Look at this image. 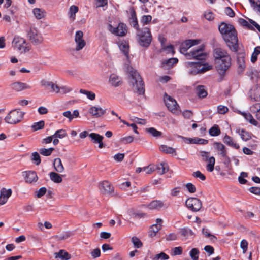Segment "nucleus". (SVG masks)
<instances>
[{"instance_id":"nucleus-26","label":"nucleus","mask_w":260,"mask_h":260,"mask_svg":"<svg viewBox=\"0 0 260 260\" xmlns=\"http://www.w3.org/2000/svg\"><path fill=\"white\" fill-rule=\"evenodd\" d=\"M196 91L199 98H204L208 95L206 88L204 85H198L196 88Z\"/></svg>"},{"instance_id":"nucleus-2","label":"nucleus","mask_w":260,"mask_h":260,"mask_svg":"<svg viewBox=\"0 0 260 260\" xmlns=\"http://www.w3.org/2000/svg\"><path fill=\"white\" fill-rule=\"evenodd\" d=\"M214 56L216 60L217 70L218 73L224 76L231 66V58L225 50L220 48L214 50Z\"/></svg>"},{"instance_id":"nucleus-24","label":"nucleus","mask_w":260,"mask_h":260,"mask_svg":"<svg viewBox=\"0 0 260 260\" xmlns=\"http://www.w3.org/2000/svg\"><path fill=\"white\" fill-rule=\"evenodd\" d=\"M164 202L160 200H153L147 206L151 210H159L164 207Z\"/></svg>"},{"instance_id":"nucleus-57","label":"nucleus","mask_w":260,"mask_h":260,"mask_svg":"<svg viewBox=\"0 0 260 260\" xmlns=\"http://www.w3.org/2000/svg\"><path fill=\"white\" fill-rule=\"evenodd\" d=\"M152 20V16L151 15H143L141 19V23L143 25L149 24Z\"/></svg>"},{"instance_id":"nucleus-47","label":"nucleus","mask_w":260,"mask_h":260,"mask_svg":"<svg viewBox=\"0 0 260 260\" xmlns=\"http://www.w3.org/2000/svg\"><path fill=\"white\" fill-rule=\"evenodd\" d=\"M260 54V47L257 46L254 48V52L251 57V61L254 63L257 59V55Z\"/></svg>"},{"instance_id":"nucleus-54","label":"nucleus","mask_w":260,"mask_h":260,"mask_svg":"<svg viewBox=\"0 0 260 260\" xmlns=\"http://www.w3.org/2000/svg\"><path fill=\"white\" fill-rule=\"evenodd\" d=\"M202 233L205 236L210 238L211 240L214 241L217 239L216 237L214 235L211 234L207 229L203 228Z\"/></svg>"},{"instance_id":"nucleus-6","label":"nucleus","mask_w":260,"mask_h":260,"mask_svg":"<svg viewBox=\"0 0 260 260\" xmlns=\"http://www.w3.org/2000/svg\"><path fill=\"white\" fill-rule=\"evenodd\" d=\"M26 37L30 42L35 45L42 44L44 40L42 34L35 27L31 26L26 30Z\"/></svg>"},{"instance_id":"nucleus-58","label":"nucleus","mask_w":260,"mask_h":260,"mask_svg":"<svg viewBox=\"0 0 260 260\" xmlns=\"http://www.w3.org/2000/svg\"><path fill=\"white\" fill-rule=\"evenodd\" d=\"M180 138L183 140V141L187 144H197V137H194L193 138H187L183 136H180Z\"/></svg>"},{"instance_id":"nucleus-21","label":"nucleus","mask_w":260,"mask_h":260,"mask_svg":"<svg viewBox=\"0 0 260 260\" xmlns=\"http://www.w3.org/2000/svg\"><path fill=\"white\" fill-rule=\"evenodd\" d=\"M89 137L93 141L94 143L99 144V147L100 148H102L104 147V145L102 142L103 139H104L103 136H101L99 134L92 133L89 134Z\"/></svg>"},{"instance_id":"nucleus-55","label":"nucleus","mask_w":260,"mask_h":260,"mask_svg":"<svg viewBox=\"0 0 260 260\" xmlns=\"http://www.w3.org/2000/svg\"><path fill=\"white\" fill-rule=\"evenodd\" d=\"M248 176V174L246 172H242L241 173L240 176L238 177V181L239 183L241 184H245L247 181L244 178H246Z\"/></svg>"},{"instance_id":"nucleus-7","label":"nucleus","mask_w":260,"mask_h":260,"mask_svg":"<svg viewBox=\"0 0 260 260\" xmlns=\"http://www.w3.org/2000/svg\"><path fill=\"white\" fill-rule=\"evenodd\" d=\"M25 113L20 109L11 110L5 118L6 122L11 124H16L19 123L23 118Z\"/></svg>"},{"instance_id":"nucleus-32","label":"nucleus","mask_w":260,"mask_h":260,"mask_svg":"<svg viewBox=\"0 0 260 260\" xmlns=\"http://www.w3.org/2000/svg\"><path fill=\"white\" fill-rule=\"evenodd\" d=\"M159 149L161 151L167 154H174V155H176L177 154L174 148L166 145H161L160 146Z\"/></svg>"},{"instance_id":"nucleus-3","label":"nucleus","mask_w":260,"mask_h":260,"mask_svg":"<svg viewBox=\"0 0 260 260\" xmlns=\"http://www.w3.org/2000/svg\"><path fill=\"white\" fill-rule=\"evenodd\" d=\"M127 70L129 74V84L133 87H136L137 92L139 94H144L145 93L144 83L139 73L132 67H128Z\"/></svg>"},{"instance_id":"nucleus-19","label":"nucleus","mask_w":260,"mask_h":260,"mask_svg":"<svg viewBox=\"0 0 260 260\" xmlns=\"http://www.w3.org/2000/svg\"><path fill=\"white\" fill-rule=\"evenodd\" d=\"M12 193L11 189H6L3 188L1 190L0 192V205L5 204L8 201L9 198L11 196Z\"/></svg>"},{"instance_id":"nucleus-5","label":"nucleus","mask_w":260,"mask_h":260,"mask_svg":"<svg viewBox=\"0 0 260 260\" xmlns=\"http://www.w3.org/2000/svg\"><path fill=\"white\" fill-rule=\"evenodd\" d=\"M137 41L142 47L148 48L152 40V37L150 29L147 27L139 29L137 32Z\"/></svg>"},{"instance_id":"nucleus-27","label":"nucleus","mask_w":260,"mask_h":260,"mask_svg":"<svg viewBox=\"0 0 260 260\" xmlns=\"http://www.w3.org/2000/svg\"><path fill=\"white\" fill-rule=\"evenodd\" d=\"M55 258H59L61 260H69L71 259V255L64 250H60L58 252L54 253Z\"/></svg>"},{"instance_id":"nucleus-38","label":"nucleus","mask_w":260,"mask_h":260,"mask_svg":"<svg viewBox=\"0 0 260 260\" xmlns=\"http://www.w3.org/2000/svg\"><path fill=\"white\" fill-rule=\"evenodd\" d=\"M33 14L37 19H40L45 16V11L40 8H35L32 11Z\"/></svg>"},{"instance_id":"nucleus-25","label":"nucleus","mask_w":260,"mask_h":260,"mask_svg":"<svg viewBox=\"0 0 260 260\" xmlns=\"http://www.w3.org/2000/svg\"><path fill=\"white\" fill-rule=\"evenodd\" d=\"M223 142L229 146L232 147L236 149H239V145L234 142L233 139L228 135H225L223 138Z\"/></svg>"},{"instance_id":"nucleus-45","label":"nucleus","mask_w":260,"mask_h":260,"mask_svg":"<svg viewBox=\"0 0 260 260\" xmlns=\"http://www.w3.org/2000/svg\"><path fill=\"white\" fill-rule=\"evenodd\" d=\"M44 125V121L43 120H41L39 122L34 123L31 126V128L34 131H36L43 128Z\"/></svg>"},{"instance_id":"nucleus-34","label":"nucleus","mask_w":260,"mask_h":260,"mask_svg":"<svg viewBox=\"0 0 260 260\" xmlns=\"http://www.w3.org/2000/svg\"><path fill=\"white\" fill-rule=\"evenodd\" d=\"M220 129L219 126L217 124H214L209 130V135L213 137L218 136L220 134Z\"/></svg>"},{"instance_id":"nucleus-28","label":"nucleus","mask_w":260,"mask_h":260,"mask_svg":"<svg viewBox=\"0 0 260 260\" xmlns=\"http://www.w3.org/2000/svg\"><path fill=\"white\" fill-rule=\"evenodd\" d=\"M53 167L54 170L58 173H62L64 171V168L59 158H56L54 159Z\"/></svg>"},{"instance_id":"nucleus-41","label":"nucleus","mask_w":260,"mask_h":260,"mask_svg":"<svg viewBox=\"0 0 260 260\" xmlns=\"http://www.w3.org/2000/svg\"><path fill=\"white\" fill-rule=\"evenodd\" d=\"M238 64V72H243L245 68V64L244 57H238L237 58Z\"/></svg>"},{"instance_id":"nucleus-42","label":"nucleus","mask_w":260,"mask_h":260,"mask_svg":"<svg viewBox=\"0 0 260 260\" xmlns=\"http://www.w3.org/2000/svg\"><path fill=\"white\" fill-rule=\"evenodd\" d=\"M54 150V148L51 147L48 149L42 148L39 150L40 153L45 156H49L51 155L52 152Z\"/></svg>"},{"instance_id":"nucleus-51","label":"nucleus","mask_w":260,"mask_h":260,"mask_svg":"<svg viewBox=\"0 0 260 260\" xmlns=\"http://www.w3.org/2000/svg\"><path fill=\"white\" fill-rule=\"evenodd\" d=\"M132 242L134 244L135 247L139 248L143 246V243L141 240L137 237L134 236L132 238Z\"/></svg>"},{"instance_id":"nucleus-13","label":"nucleus","mask_w":260,"mask_h":260,"mask_svg":"<svg viewBox=\"0 0 260 260\" xmlns=\"http://www.w3.org/2000/svg\"><path fill=\"white\" fill-rule=\"evenodd\" d=\"M164 100L168 109L172 113L176 112L179 107L176 101L166 93L164 94Z\"/></svg>"},{"instance_id":"nucleus-50","label":"nucleus","mask_w":260,"mask_h":260,"mask_svg":"<svg viewBox=\"0 0 260 260\" xmlns=\"http://www.w3.org/2000/svg\"><path fill=\"white\" fill-rule=\"evenodd\" d=\"M78 11V7L75 5H72L70 7L69 14L70 17L74 19L75 18V14Z\"/></svg>"},{"instance_id":"nucleus-48","label":"nucleus","mask_w":260,"mask_h":260,"mask_svg":"<svg viewBox=\"0 0 260 260\" xmlns=\"http://www.w3.org/2000/svg\"><path fill=\"white\" fill-rule=\"evenodd\" d=\"M178 61V60L177 58H171L169 59L164 60L162 62L163 65H166L168 67H172L174 64H176Z\"/></svg>"},{"instance_id":"nucleus-64","label":"nucleus","mask_w":260,"mask_h":260,"mask_svg":"<svg viewBox=\"0 0 260 260\" xmlns=\"http://www.w3.org/2000/svg\"><path fill=\"white\" fill-rule=\"evenodd\" d=\"M134 138L133 136H129L123 137L120 139V141L124 144H128L133 141Z\"/></svg>"},{"instance_id":"nucleus-35","label":"nucleus","mask_w":260,"mask_h":260,"mask_svg":"<svg viewBox=\"0 0 260 260\" xmlns=\"http://www.w3.org/2000/svg\"><path fill=\"white\" fill-rule=\"evenodd\" d=\"M161 225H157V224H154L151 225L149 231V235L151 237L155 236L156 233L161 229Z\"/></svg>"},{"instance_id":"nucleus-14","label":"nucleus","mask_w":260,"mask_h":260,"mask_svg":"<svg viewBox=\"0 0 260 260\" xmlns=\"http://www.w3.org/2000/svg\"><path fill=\"white\" fill-rule=\"evenodd\" d=\"M75 42L76 43L75 50L76 51L82 50L85 46L86 42L83 39V33L81 30H78L76 32Z\"/></svg>"},{"instance_id":"nucleus-10","label":"nucleus","mask_w":260,"mask_h":260,"mask_svg":"<svg viewBox=\"0 0 260 260\" xmlns=\"http://www.w3.org/2000/svg\"><path fill=\"white\" fill-rule=\"evenodd\" d=\"M200 155L202 160L208 162L206 169L208 171L211 172L214 170L215 164V159L213 156H210V152L205 151H201Z\"/></svg>"},{"instance_id":"nucleus-18","label":"nucleus","mask_w":260,"mask_h":260,"mask_svg":"<svg viewBox=\"0 0 260 260\" xmlns=\"http://www.w3.org/2000/svg\"><path fill=\"white\" fill-rule=\"evenodd\" d=\"M11 89L15 91L19 92L26 89H30V86L21 82H15L10 85Z\"/></svg>"},{"instance_id":"nucleus-17","label":"nucleus","mask_w":260,"mask_h":260,"mask_svg":"<svg viewBox=\"0 0 260 260\" xmlns=\"http://www.w3.org/2000/svg\"><path fill=\"white\" fill-rule=\"evenodd\" d=\"M106 112V109H103L99 106H92L89 110V113L94 117L100 118L104 115Z\"/></svg>"},{"instance_id":"nucleus-36","label":"nucleus","mask_w":260,"mask_h":260,"mask_svg":"<svg viewBox=\"0 0 260 260\" xmlns=\"http://www.w3.org/2000/svg\"><path fill=\"white\" fill-rule=\"evenodd\" d=\"M169 168L167 163L160 162L157 165V170L159 174H163L168 171Z\"/></svg>"},{"instance_id":"nucleus-31","label":"nucleus","mask_w":260,"mask_h":260,"mask_svg":"<svg viewBox=\"0 0 260 260\" xmlns=\"http://www.w3.org/2000/svg\"><path fill=\"white\" fill-rule=\"evenodd\" d=\"M109 81L111 84L115 87L118 86L121 82V78L114 74L110 75Z\"/></svg>"},{"instance_id":"nucleus-29","label":"nucleus","mask_w":260,"mask_h":260,"mask_svg":"<svg viewBox=\"0 0 260 260\" xmlns=\"http://www.w3.org/2000/svg\"><path fill=\"white\" fill-rule=\"evenodd\" d=\"M236 132L239 134L241 138L245 141H247L251 139L250 133L244 129L237 128Z\"/></svg>"},{"instance_id":"nucleus-9","label":"nucleus","mask_w":260,"mask_h":260,"mask_svg":"<svg viewBox=\"0 0 260 260\" xmlns=\"http://www.w3.org/2000/svg\"><path fill=\"white\" fill-rule=\"evenodd\" d=\"M107 29L111 33L118 37H124L127 32L126 25L122 22L119 23L116 27H114L111 24H108Z\"/></svg>"},{"instance_id":"nucleus-63","label":"nucleus","mask_w":260,"mask_h":260,"mask_svg":"<svg viewBox=\"0 0 260 260\" xmlns=\"http://www.w3.org/2000/svg\"><path fill=\"white\" fill-rule=\"evenodd\" d=\"M130 215L133 218L140 219L141 218L145 217L146 216V214L143 213L133 212L130 214Z\"/></svg>"},{"instance_id":"nucleus-44","label":"nucleus","mask_w":260,"mask_h":260,"mask_svg":"<svg viewBox=\"0 0 260 260\" xmlns=\"http://www.w3.org/2000/svg\"><path fill=\"white\" fill-rule=\"evenodd\" d=\"M67 136V134L66 131L63 129H60L59 130H57L55 133L53 135V136L54 138H57L62 139L66 137Z\"/></svg>"},{"instance_id":"nucleus-15","label":"nucleus","mask_w":260,"mask_h":260,"mask_svg":"<svg viewBox=\"0 0 260 260\" xmlns=\"http://www.w3.org/2000/svg\"><path fill=\"white\" fill-rule=\"evenodd\" d=\"M199 42V40L197 39H188L185 40L180 45V52L186 56V54H188L186 53L188 49L192 46L198 44Z\"/></svg>"},{"instance_id":"nucleus-61","label":"nucleus","mask_w":260,"mask_h":260,"mask_svg":"<svg viewBox=\"0 0 260 260\" xmlns=\"http://www.w3.org/2000/svg\"><path fill=\"white\" fill-rule=\"evenodd\" d=\"M60 92L59 93L66 94L70 92L72 90V89L68 86H62L59 87Z\"/></svg>"},{"instance_id":"nucleus-33","label":"nucleus","mask_w":260,"mask_h":260,"mask_svg":"<svg viewBox=\"0 0 260 260\" xmlns=\"http://www.w3.org/2000/svg\"><path fill=\"white\" fill-rule=\"evenodd\" d=\"M241 115L245 118V119L249 121V123L254 126L258 125V122L255 120L252 115L249 113L241 112Z\"/></svg>"},{"instance_id":"nucleus-40","label":"nucleus","mask_w":260,"mask_h":260,"mask_svg":"<svg viewBox=\"0 0 260 260\" xmlns=\"http://www.w3.org/2000/svg\"><path fill=\"white\" fill-rule=\"evenodd\" d=\"M180 232L182 236L186 238H187L189 236H192L194 235L192 231L187 227L181 229Z\"/></svg>"},{"instance_id":"nucleus-53","label":"nucleus","mask_w":260,"mask_h":260,"mask_svg":"<svg viewBox=\"0 0 260 260\" xmlns=\"http://www.w3.org/2000/svg\"><path fill=\"white\" fill-rule=\"evenodd\" d=\"M31 160L34 161L36 165H39L41 161L40 156L37 152H33L31 154Z\"/></svg>"},{"instance_id":"nucleus-22","label":"nucleus","mask_w":260,"mask_h":260,"mask_svg":"<svg viewBox=\"0 0 260 260\" xmlns=\"http://www.w3.org/2000/svg\"><path fill=\"white\" fill-rule=\"evenodd\" d=\"M100 188L101 189H103L102 191L105 194H110L114 191V187L108 181H104L101 183Z\"/></svg>"},{"instance_id":"nucleus-12","label":"nucleus","mask_w":260,"mask_h":260,"mask_svg":"<svg viewBox=\"0 0 260 260\" xmlns=\"http://www.w3.org/2000/svg\"><path fill=\"white\" fill-rule=\"evenodd\" d=\"M185 204L187 207L193 212L199 211L202 206V202L197 198H190L188 199Z\"/></svg>"},{"instance_id":"nucleus-52","label":"nucleus","mask_w":260,"mask_h":260,"mask_svg":"<svg viewBox=\"0 0 260 260\" xmlns=\"http://www.w3.org/2000/svg\"><path fill=\"white\" fill-rule=\"evenodd\" d=\"M238 22L241 25L246 27V28L250 30H254V27L252 25L249 24L246 20L243 18H239L238 19Z\"/></svg>"},{"instance_id":"nucleus-30","label":"nucleus","mask_w":260,"mask_h":260,"mask_svg":"<svg viewBox=\"0 0 260 260\" xmlns=\"http://www.w3.org/2000/svg\"><path fill=\"white\" fill-rule=\"evenodd\" d=\"M49 175L50 180L54 183H59L62 181V176L56 172H51Z\"/></svg>"},{"instance_id":"nucleus-49","label":"nucleus","mask_w":260,"mask_h":260,"mask_svg":"<svg viewBox=\"0 0 260 260\" xmlns=\"http://www.w3.org/2000/svg\"><path fill=\"white\" fill-rule=\"evenodd\" d=\"M199 253V250L197 248H194L190 250L189 255L192 260H198Z\"/></svg>"},{"instance_id":"nucleus-16","label":"nucleus","mask_w":260,"mask_h":260,"mask_svg":"<svg viewBox=\"0 0 260 260\" xmlns=\"http://www.w3.org/2000/svg\"><path fill=\"white\" fill-rule=\"evenodd\" d=\"M215 148L219 151L218 154L225 159V164L230 163L231 160L227 155V151L225 146L220 142H214Z\"/></svg>"},{"instance_id":"nucleus-1","label":"nucleus","mask_w":260,"mask_h":260,"mask_svg":"<svg viewBox=\"0 0 260 260\" xmlns=\"http://www.w3.org/2000/svg\"><path fill=\"white\" fill-rule=\"evenodd\" d=\"M218 29L229 48L233 52H237L239 48L238 39L237 31L234 26L223 22L219 25Z\"/></svg>"},{"instance_id":"nucleus-20","label":"nucleus","mask_w":260,"mask_h":260,"mask_svg":"<svg viewBox=\"0 0 260 260\" xmlns=\"http://www.w3.org/2000/svg\"><path fill=\"white\" fill-rule=\"evenodd\" d=\"M130 11L131 17L129 18V23L131 26L138 30L139 28L136 13L133 8H131Z\"/></svg>"},{"instance_id":"nucleus-37","label":"nucleus","mask_w":260,"mask_h":260,"mask_svg":"<svg viewBox=\"0 0 260 260\" xmlns=\"http://www.w3.org/2000/svg\"><path fill=\"white\" fill-rule=\"evenodd\" d=\"M119 47L124 55L128 58L129 55V45L126 42L121 43Z\"/></svg>"},{"instance_id":"nucleus-59","label":"nucleus","mask_w":260,"mask_h":260,"mask_svg":"<svg viewBox=\"0 0 260 260\" xmlns=\"http://www.w3.org/2000/svg\"><path fill=\"white\" fill-rule=\"evenodd\" d=\"M248 245V243L246 240L243 239L241 241L240 243V247L243 250V253H245L247 250Z\"/></svg>"},{"instance_id":"nucleus-23","label":"nucleus","mask_w":260,"mask_h":260,"mask_svg":"<svg viewBox=\"0 0 260 260\" xmlns=\"http://www.w3.org/2000/svg\"><path fill=\"white\" fill-rule=\"evenodd\" d=\"M25 180L26 182L31 183L38 180V177L36 172L29 171L25 172Z\"/></svg>"},{"instance_id":"nucleus-60","label":"nucleus","mask_w":260,"mask_h":260,"mask_svg":"<svg viewBox=\"0 0 260 260\" xmlns=\"http://www.w3.org/2000/svg\"><path fill=\"white\" fill-rule=\"evenodd\" d=\"M193 176L196 178H199L201 180L204 181L206 179V176L202 174L200 171H197L193 172L192 174Z\"/></svg>"},{"instance_id":"nucleus-39","label":"nucleus","mask_w":260,"mask_h":260,"mask_svg":"<svg viewBox=\"0 0 260 260\" xmlns=\"http://www.w3.org/2000/svg\"><path fill=\"white\" fill-rule=\"evenodd\" d=\"M73 235V233L71 231H66L63 232V233L56 235V238L59 240H63L68 239V238L70 237Z\"/></svg>"},{"instance_id":"nucleus-8","label":"nucleus","mask_w":260,"mask_h":260,"mask_svg":"<svg viewBox=\"0 0 260 260\" xmlns=\"http://www.w3.org/2000/svg\"><path fill=\"white\" fill-rule=\"evenodd\" d=\"M12 46L15 49L17 50L21 53H25L30 51L31 48L25 39L19 36H15L13 41Z\"/></svg>"},{"instance_id":"nucleus-56","label":"nucleus","mask_w":260,"mask_h":260,"mask_svg":"<svg viewBox=\"0 0 260 260\" xmlns=\"http://www.w3.org/2000/svg\"><path fill=\"white\" fill-rule=\"evenodd\" d=\"M169 258V256L167 254L163 252H161L159 254L155 255V257L153 258V260H167Z\"/></svg>"},{"instance_id":"nucleus-4","label":"nucleus","mask_w":260,"mask_h":260,"mask_svg":"<svg viewBox=\"0 0 260 260\" xmlns=\"http://www.w3.org/2000/svg\"><path fill=\"white\" fill-rule=\"evenodd\" d=\"M202 62L203 61L186 62L185 66L188 68V74L190 75H196L199 74H203L212 69V66L211 65L202 64Z\"/></svg>"},{"instance_id":"nucleus-46","label":"nucleus","mask_w":260,"mask_h":260,"mask_svg":"<svg viewBox=\"0 0 260 260\" xmlns=\"http://www.w3.org/2000/svg\"><path fill=\"white\" fill-rule=\"evenodd\" d=\"M80 92L82 94L86 95L87 98L90 100H94L95 98V94L92 91L81 89L80 90Z\"/></svg>"},{"instance_id":"nucleus-62","label":"nucleus","mask_w":260,"mask_h":260,"mask_svg":"<svg viewBox=\"0 0 260 260\" xmlns=\"http://www.w3.org/2000/svg\"><path fill=\"white\" fill-rule=\"evenodd\" d=\"M254 101H260V88H257L254 91L253 97L251 98Z\"/></svg>"},{"instance_id":"nucleus-43","label":"nucleus","mask_w":260,"mask_h":260,"mask_svg":"<svg viewBox=\"0 0 260 260\" xmlns=\"http://www.w3.org/2000/svg\"><path fill=\"white\" fill-rule=\"evenodd\" d=\"M146 132L150 134L152 136L155 137H160L162 135V133L161 132L157 131L154 127L147 128L146 129Z\"/></svg>"},{"instance_id":"nucleus-11","label":"nucleus","mask_w":260,"mask_h":260,"mask_svg":"<svg viewBox=\"0 0 260 260\" xmlns=\"http://www.w3.org/2000/svg\"><path fill=\"white\" fill-rule=\"evenodd\" d=\"M206 54L204 52V48L202 47H198L193 49L188 54H186L187 59H196L198 60H205Z\"/></svg>"}]
</instances>
